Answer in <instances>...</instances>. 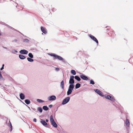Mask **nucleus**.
I'll list each match as a JSON object with an SVG mask.
<instances>
[{"label": "nucleus", "instance_id": "1", "mask_svg": "<svg viewBox=\"0 0 133 133\" xmlns=\"http://www.w3.org/2000/svg\"><path fill=\"white\" fill-rule=\"evenodd\" d=\"M49 55L51 56L54 57V59H58L60 60H63V59L62 57L55 54L51 53L49 54Z\"/></svg>", "mask_w": 133, "mask_h": 133}, {"label": "nucleus", "instance_id": "2", "mask_svg": "<svg viewBox=\"0 0 133 133\" xmlns=\"http://www.w3.org/2000/svg\"><path fill=\"white\" fill-rule=\"evenodd\" d=\"M50 120L52 125L54 127L56 128L57 125L53 118L52 115L50 117Z\"/></svg>", "mask_w": 133, "mask_h": 133}, {"label": "nucleus", "instance_id": "3", "mask_svg": "<svg viewBox=\"0 0 133 133\" xmlns=\"http://www.w3.org/2000/svg\"><path fill=\"white\" fill-rule=\"evenodd\" d=\"M70 99V98L69 97H67L66 98L63 100L62 103V104H64L68 103Z\"/></svg>", "mask_w": 133, "mask_h": 133}, {"label": "nucleus", "instance_id": "4", "mask_svg": "<svg viewBox=\"0 0 133 133\" xmlns=\"http://www.w3.org/2000/svg\"><path fill=\"white\" fill-rule=\"evenodd\" d=\"M81 74L80 76L82 79L84 80H87L88 79V78L85 75L81 73Z\"/></svg>", "mask_w": 133, "mask_h": 133}, {"label": "nucleus", "instance_id": "5", "mask_svg": "<svg viewBox=\"0 0 133 133\" xmlns=\"http://www.w3.org/2000/svg\"><path fill=\"white\" fill-rule=\"evenodd\" d=\"M99 95L101 96H103L104 95L102 92L100 91V90L97 89H96L94 90Z\"/></svg>", "mask_w": 133, "mask_h": 133}, {"label": "nucleus", "instance_id": "6", "mask_svg": "<svg viewBox=\"0 0 133 133\" xmlns=\"http://www.w3.org/2000/svg\"><path fill=\"white\" fill-rule=\"evenodd\" d=\"M74 76H70L69 81V83L70 84H72L74 83Z\"/></svg>", "mask_w": 133, "mask_h": 133}, {"label": "nucleus", "instance_id": "7", "mask_svg": "<svg viewBox=\"0 0 133 133\" xmlns=\"http://www.w3.org/2000/svg\"><path fill=\"white\" fill-rule=\"evenodd\" d=\"M89 36L92 39L95 41L97 44H98V41L95 37L92 35H89Z\"/></svg>", "mask_w": 133, "mask_h": 133}, {"label": "nucleus", "instance_id": "8", "mask_svg": "<svg viewBox=\"0 0 133 133\" xmlns=\"http://www.w3.org/2000/svg\"><path fill=\"white\" fill-rule=\"evenodd\" d=\"M20 53L22 54H27L28 52L26 50H21L19 51Z\"/></svg>", "mask_w": 133, "mask_h": 133}, {"label": "nucleus", "instance_id": "9", "mask_svg": "<svg viewBox=\"0 0 133 133\" xmlns=\"http://www.w3.org/2000/svg\"><path fill=\"white\" fill-rule=\"evenodd\" d=\"M41 29L42 31L44 34H46L47 33V31L45 28L42 26L41 27Z\"/></svg>", "mask_w": 133, "mask_h": 133}, {"label": "nucleus", "instance_id": "10", "mask_svg": "<svg viewBox=\"0 0 133 133\" xmlns=\"http://www.w3.org/2000/svg\"><path fill=\"white\" fill-rule=\"evenodd\" d=\"M109 34L110 36L113 37H114L116 35L114 31H110Z\"/></svg>", "mask_w": 133, "mask_h": 133}, {"label": "nucleus", "instance_id": "11", "mask_svg": "<svg viewBox=\"0 0 133 133\" xmlns=\"http://www.w3.org/2000/svg\"><path fill=\"white\" fill-rule=\"evenodd\" d=\"M56 99L55 96H52L48 98V99L49 101L54 100Z\"/></svg>", "mask_w": 133, "mask_h": 133}, {"label": "nucleus", "instance_id": "12", "mask_svg": "<svg viewBox=\"0 0 133 133\" xmlns=\"http://www.w3.org/2000/svg\"><path fill=\"white\" fill-rule=\"evenodd\" d=\"M41 123L44 126H45L47 125V123L45 121L42 119H41Z\"/></svg>", "mask_w": 133, "mask_h": 133}, {"label": "nucleus", "instance_id": "13", "mask_svg": "<svg viewBox=\"0 0 133 133\" xmlns=\"http://www.w3.org/2000/svg\"><path fill=\"white\" fill-rule=\"evenodd\" d=\"M20 97L21 99H23L25 98V96L23 94L21 93L20 95Z\"/></svg>", "mask_w": 133, "mask_h": 133}, {"label": "nucleus", "instance_id": "14", "mask_svg": "<svg viewBox=\"0 0 133 133\" xmlns=\"http://www.w3.org/2000/svg\"><path fill=\"white\" fill-rule=\"evenodd\" d=\"M74 85L73 84H70L69 85V89L71 90H73L74 88Z\"/></svg>", "mask_w": 133, "mask_h": 133}, {"label": "nucleus", "instance_id": "15", "mask_svg": "<svg viewBox=\"0 0 133 133\" xmlns=\"http://www.w3.org/2000/svg\"><path fill=\"white\" fill-rule=\"evenodd\" d=\"M19 57L21 59H24L25 58V57L24 56L21 55H19Z\"/></svg>", "mask_w": 133, "mask_h": 133}, {"label": "nucleus", "instance_id": "16", "mask_svg": "<svg viewBox=\"0 0 133 133\" xmlns=\"http://www.w3.org/2000/svg\"><path fill=\"white\" fill-rule=\"evenodd\" d=\"M125 123L126 125L128 127L129 125V122L128 119H126L125 122Z\"/></svg>", "mask_w": 133, "mask_h": 133}, {"label": "nucleus", "instance_id": "17", "mask_svg": "<svg viewBox=\"0 0 133 133\" xmlns=\"http://www.w3.org/2000/svg\"><path fill=\"white\" fill-rule=\"evenodd\" d=\"M64 81H62L61 83L60 86L62 89H64Z\"/></svg>", "mask_w": 133, "mask_h": 133}, {"label": "nucleus", "instance_id": "18", "mask_svg": "<svg viewBox=\"0 0 133 133\" xmlns=\"http://www.w3.org/2000/svg\"><path fill=\"white\" fill-rule=\"evenodd\" d=\"M72 92V90L70 89H68V90L67 92V95H69L71 94Z\"/></svg>", "mask_w": 133, "mask_h": 133}, {"label": "nucleus", "instance_id": "19", "mask_svg": "<svg viewBox=\"0 0 133 133\" xmlns=\"http://www.w3.org/2000/svg\"><path fill=\"white\" fill-rule=\"evenodd\" d=\"M71 72L72 74L74 75H75L76 74V73L75 71L73 70H72L71 71Z\"/></svg>", "mask_w": 133, "mask_h": 133}, {"label": "nucleus", "instance_id": "20", "mask_svg": "<svg viewBox=\"0 0 133 133\" xmlns=\"http://www.w3.org/2000/svg\"><path fill=\"white\" fill-rule=\"evenodd\" d=\"M81 84L79 83H77L75 85V88L77 89L79 88L80 87Z\"/></svg>", "mask_w": 133, "mask_h": 133}, {"label": "nucleus", "instance_id": "21", "mask_svg": "<svg viewBox=\"0 0 133 133\" xmlns=\"http://www.w3.org/2000/svg\"><path fill=\"white\" fill-rule=\"evenodd\" d=\"M43 109L45 110L46 111L48 110V108L46 106H44L43 107Z\"/></svg>", "mask_w": 133, "mask_h": 133}, {"label": "nucleus", "instance_id": "22", "mask_svg": "<svg viewBox=\"0 0 133 133\" xmlns=\"http://www.w3.org/2000/svg\"><path fill=\"white\" fill-rule=\"evenodd\" d=\"M25 103L27 104H29L30 103V101L28 99L25 100Z\"/></svg>", "mask_w": 133, "mask_h": 133}, {"label": "nucleus", "instance_id": "23", "mask_svg": "<svg viewBox=\"0 0 133 133\" xmlns=\"http://www.w3.org/2000/svg\"><path fill=\"white\" fill-rule=\"evenodd\" d=\"M75 79H76L78 81H80L81 80L80 78L77 76H75Z\"/></svg>", "mask_w": 133, "mask_h": 133}, {"label": "nucleus", "instance_id": "24", "mask_svg": "<svg viewBox=\"0 0 133 133\" xmlns=\"http://www.w3.org/2000/svg\"><path fill=\"white\" fill-rule=\"evenodd\" d=\"M105 97L107 99L110 100L111 99V98H112V96L110 95H107L106 96H105Z\"/></svg>", "mask_w": 133, "mask_h": 133}, {"label": "nucleus", "instance_id": "25", "mask_svg": "<svg viewBox=\"0 0 133 133\" xmlns=\"http://www.w3.org/2000/svg\"><path fill=\"white\" fill-rule=\"evenodd\" d=\"M37 110L39 111L40 112H42L43 110L41 107H38L37 108Z\"/></svg>", "mask_w": 133, "mask_h": 133}, {"label": "nucleus", "instance_id": "26", "mask_svg": "<svg viewBox=\"0 0 133 133\" xmlns=\"http://www.w3.org/2000/svg\"><path fill=\"white\" fill-rule=\"evenodd\" d=\"M27 60L29 61L30 62H33L34 61L31 58L29 57L27 58Z\"/></svg>", "mask_w": 133, "mask_h": 133}, {"label": "nucleus", "instance_id": "27", "mask_svg": "<svg viewBox=\"0 0 133 133\" xmlns=\"http://www.w3.org/2000/svg\"><path fill=\"white\" fill-rule=\"evenodd\" d=\"M29 56L31 58H32L33 57V55L31 53H30L28 54Z\"/></svg>", "mask_w": 133, "mask_h": 133}, {"label": "nucleus", "instance_id": "28", "mask_svg": "<svg viewBox=\"0 0 133 133\" xmlns=\"http://www.w3.org/2000/svg\"><path fill=\"white\" fill-rule=\"evenodd\" d=\"M37 101L39 103H42L43 102H44L41 99H37Z\"/></svg>", "mask_w": 133, "mask_h": 133}, {"label": "nucleus", "instance_id": "29", "mask_svg": "<svg viewBox=\"0 0 133 133\" xmlns=\"http://www.w3.org/2000/svg\"><path fill=\"white\" fill-rule=\"evenodd\" d=\"M23 41L24 42H29V40L27 39H25Z\"/></svg>", "mask_w": 133, "mask_h": 133}, {"label": "nucleus", "instance_id": "30", "mask_svg": "<svg viewBox=\"0 0 133 133\" xmlns=\"http://www.w3.org/2000/svg\"><path fill=\"white\" fill-rule=\"evenodd\" d=\"M90 83L92 84H95V83L94 81L92 79L90 80Z\"/></svg>", "mask_w": 133, "mask_h": 133}, {"label": "nucleus", "instance_id": "31", "mask_svg": "<svg viewBox=\"0 0 133 133\" xmlns=\"http://www.w3.org/2000/svg\"><path fill=\"white\" fill-rule=\"evenodd\" d=\"M3 77L2 76V75L0 72V80H1L2 79Z\"/></svg>", "mask_w": 133, "mask_h": 133}, {"label": "nucleus", "instance_id": "32", "mask_svg": "<svg viewBox=\"0 0 133 133\" xmlns=\"http://www.w3.org/2000/svg\"><path fill=\"white\" fill-rule=\"evenodd\" d=\"M110 100L112 101H114L115 100V99L114 97H112V98H111V99Z\"/></svg>", "mask_w": 133, "mask_h": 133}, {"label": "nucleus", "instance_id": "33", "mask_svg": "<svg viewBox=\"0 0 133 133\" xmlns=\"http://www.w3.org/2000/svg\"><path fill=\"white\" fill-rule=\"evenodd\" d=\"M9 122L10 124V125L9 126H10V128H11V130H12V125H11V122H10V121H9Z\"/></svg>", "mask_w": 133, "mask_h": 133}, {"label": "nucleus", "instance_id": "34", "mask_svg": "<svg viewBox=\"0 0 133 133\" xmlns=\"http://www.w3.org/2000/svg\"><path fill=\"white\" fill-rule=\"evenodd\" d=\"M36 121H37L36 119L35 118H34L33 119V121L34 122H36Z\"/></svg>", "mask_w": 133, "mask_h": 133}, {"label": "nucleus", "instance_id": "35", "mask_svg": "<svg viewBox=\"0 0 133 133\" xmlns=\"http://www.w3.org/2000/svg\"><path fill=\"white\" fill-rule=\"evenodd\" d=\"M49 107H50V108H51L52 107V105H49Z\"/></svg>", "mask_w": 133, "mask_h": 133}, {"label": "nucleus", "instance_id": "36", "mask_svg": "<svg viewBox=\"0 0 133 133\" xmlns=\"http://www.w3.org/2000/svg\"><path fill=\"white\" fill-rule=\"evenodd\" d=\"M4 69V67H2L1 69V70H2L3 69Z\"/></svg>", "mask_w": 133, "mask_h": 133}, {"label": "nucleus", "instance_id": "37", "mask_svg": "<svg viewBox=\"0 0 133 133\" xmlns=\"http://www.w3.org/2000/svg\"><path fill=\"white\" fill-rule=\"evenodd\" d=\"M46 121L47 122H48V120L47 119H46Z\"/></svg>", "mask_w": 133, "mask_h": 133}, {"label": "nucleus", "instance_id": "38", "mask_svg": "<svg viewBox=\"0 0 133 133\" xmlns=\"http://www.w3.org/2000/svg\"><path fill=\"white\" fill-rule=\"evenodd\" d=\"M54 10H55V9L54 8H53L52 9V11H54Z\"/></svg>", "mask_w": 133, "mask_h": 133}, {"label": "nucleus", "instance_id": "39", "mask_svg": "<svg viewBox=\"0 0 133 133\" xmlns=\"http://www.w3.org/2000/svg\"><path fill=\"white\" fill-rule=\"evenodd\" d=\"M109 27H108V28H107V30H109Z\"/></svg>", "mask_w": 133, "mask_h": 133}, {"label": "nucleus", "instance_id": "40", "mask_svg": "<svg viewBox=\"0 0 133 133\" xmlns=\"http://www.w3.org/2000/svg\"><path fill=\"white\" fill-rule=\"evenodd\" d=\"M4 64H3V65H2V67H4Z\"/></svg>", "mask_w": 133, "mask_h": 133}, {"label": "nucleus", "instance_id": "41", "mask_svg": "<svg viewBox=\"0 0 133 133\" xmlns=\"http://www.w3.org/2000/svg\"><path fill=\"white\" fill-rule=\"evenodd\" d=\"M58 69H57V70H58V69H59L58 68H57Z\"/></svg>", "mask_w": 133, "mask_h": 133}, {"label": "nucleus", "instance_id": "42", "mask_svg": "<svg viewBox=\"0 0 133 133\" xmlns=\"http://www.w3.org/2000/svg\"><path fill=\"white\" fill-rule=\"evenodd\" d=\"M58 69H57V70H58V69H59L58 68H57Z\"/></svg>", "mask_w": 133, "mask_h": 133}]
</instances>
